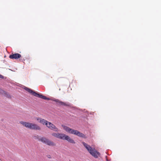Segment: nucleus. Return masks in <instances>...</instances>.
Wrapping results in <instances>:
<instances>
[{"mask_svg": "<svg viewBox=\"0 0 161 161\" xmlns=\"http://www.w3.org/2000/svg\"><path fill=\"white\" fill-rule=\"evenodd\" d=\"M0 78L3 79L4 78V76L2 75H1V74H0Z\"/></svg>", "mask_w": 161, "mask_h": 161, "instance_id": "obj_17", "label": "nucleus"}, {"mask_svg": "<svg viewBox=\"0 0 161 161\" xmlns=\"http://www.w3.org/2000/svg\"><path fill=\"white\" fill-rule=\"evenodd\" d=\"M4 95H5L8 98H11L10 96L9 95V94H8L7 92V94H4Z\"/></svg>", "mask_w": 161, "mask_h": 161, "instance_id": "obj_16", "label": "nucleus"}, {"mask_svg": "<svg viewBox=\"0 0 161 161\" xmlns=\"http://www.w3.org/2000/svg\"><path fill=\"white\" fill-rule=\"evenodd\" d=\"M21 56L20 54L16 53L10 55L9 56V58L12 59H18L21 58Z\"/></svg>", "mask_w": 161, "mask_h": 161, "instance_id": "obj_7", "label": "nucleus"}, {"mask_svg": "<svg viewBox=\"0 0 161 161\" xmlns=\"http://www.w3.org/2000/svg\"><path fill=\"white\" fill-rule=\"evenodd\" d=\"M47 139L45 137H41L40 139H39V141H41L43 143H46Z\"/></svg>", "mask_w": 161, "mask_h": 161, "instance_id": "obj_12", "label": "nucleus"}, {"mask_svg": "<svg viewBox=\"0 0 161 161\" xmlns=\"http://www.w3.org/2000/svg\"><path fill=\"white\" fill-rule=\"evenodd\" d=\"M62 126L64 130L69 133L76 135L79 137L86 138V137L83 133L77 130H74L65 125H62Z\"/></svg>", "mask_w": 161, "mask_h": 161, "instance_id": "obj_1", "label": "nucleus"}, {"mask_svg": "<svg viewBox=\"0 0 161 161\" xmlns=\"http://www.w3.org/2000/svg\"><path fill=\"white\" fill-rule=\"evenodd\" d=\"M0 93L3 95L7 94V92H5L2 89H0Z\"/></svg>", "mask_w": 161, "mask_h": 161, "instance_id": "obj_14", "label": "nucleus"}, {"mask_svg": "<svg viewBox=\"0 0 161 161\" xmlns=\"http://www.w3.org/2000/svg\"><path fill=\"white\" fill-rule=\"evenodd\" d=\"M66 135L63 133H58V138L64 140Z\"/></svg>", "mask_w": 161, "mask_h": 161, "instance_id": "obj_11", "label": "nucleus"}, {"mask_svg": "<svg viewBox=\"0 0 161 161\" xmlns=\"http://www.w3.org/2000/svg\"><path fill=\"white\" fill-rule=\"evenodd\" d=\"M54 101L56 102L59 105H63L65 106H69V105L68 104H67L63 102L58 99H56L54 100Z\"/></svg>", "mask_w": 161, "mask_h": 161, "instance_id": "obj_8", "label": "nucleus"}, {"mask_svg": "<svg viewBox=\"0 0 161 161\" xmlns=\"http://www.w3.org/2000/svg\"><path fill=\"white\" fill-rule=\"evenodd\" d=\"M82 143L89 153L94 158H97L100 156V153L96 150L94 148H92L90 145L85 142H83Z\"/></svg>", "mask_w": 161, "mask_h": 161, "instance_id": "obj_2", "label": "nucleus"}, {"mask_svg": "<svg viewBox=\"0 0 161 161\" xmlns=\"http://www.w3.org/2000/svg\"><path fill=\"white\" fill-rule=\"evenodd\" d=\"M46 126L50 129L55 131L58 132V128L50 122H48Z\"/></svg>", "mask_w": 161, "mask_h": 161, "instance_id": "obj_5", "label": "nucleus"}, {"mask_svg": "<svg viewBox=\"0 0 161 161\" xmlns=\"http://www.w3.org/2000/svg\"><path fill=\"white\" fill-rule=\"evenodd\" d=\"M47 145L50 146H55V144L54 143L47 139L46 143Z\"/></svg>", "mask_w": 161, "mask_h": 161, "instance_id": "obj_10", "label": "nucleus"}, {"mask_svg": "<svg viewBox=\"0 0 161 161\" xmlns=\"http://www.w3.org/2000/svg\"><path fill=\"white\" fill-rule=\"evenodd\" d=\"M25 90H26L30 93L32 94V95H34L35 96L37 97H38L43 99H44L49 100V98L47 97L46 96H43L42 95L38 94L35 92L33 91L31 89L26 87L25 89Z\"/></svg>", "mask_w": 161, "mask_h": 161, "instance_id": "obj_4", "label": "nucleus"}, {"mask_svg": "<svg viewBox=\"0 0 161 161\" xmlns=\"http://www.w3.org/2000/svg\"><path fill=\"white\" fill-rule=\"evenodd\" d=\"M58 133H52V136L58 138Z\"/></svg>", "mask_w": 161, "mask_h": 161, "instance_id": "obj_13", "label": "nucleus"}, {"mask_svg": "<svg viewBox=\"0 0 161 161\" xmlns=\"http://www.w3.org/2000/svg\"><path fill=\"white\" fill-rule=\"evenodd\" d=\"M64 140H66L67 141L69 142L75 144V143L74 141L71 138H70L69 136L67 135L65 136V138Z\"/></svg>", "mask_w": 161, "mask_h": 161, "instance_id": "obj_9", "label": "nucleus"}, {"mask_svg": "<svg viewBox=\"0 0 161 161\" xmlns=\"http://www.w3.org/2000/svg\"><path fill=\"white\" fill-rule=\"evenodd\" d=\"M20 123L26 127L31 129L39 130H41V128L39 126L34 123L22 121H20Z\"/></svg>", "mask_w": 161, "mask_h": 161, "instance_id": "obj_3", "label": "nucleus"}, {"mask_svg": "<svg viewBox=\"0 0 161 161\" xmlns=\"http://www.w3.org/2000/svg\"><path fill=\"white\" fill-rule=\"evenodd\" d=\"M40 138L38 135L34 136V138L36 139H38L39 140V139H40Z\"/></svg>", "mask_w": 161, "mask_h": 161, "instance_id": "obj_15", "label": "nucleus"}, {"mask_svg": "<svg viewBox=\"0 0 161 161\" xmlns=\"http://www.w3.org/2000/svg\"><path fill=\"white\" fill-rule=\"evenodd\" d=\"M36 119L38 121V122L42 124L43 125H45L46 126L48 122L47 120L44 119L40 118L39 117H36Z\"/></svg>", "mask_w": 161, "mask_h": 161, "instance_id": "obj_6", "label": "nucleus"}]
</instances>
